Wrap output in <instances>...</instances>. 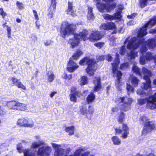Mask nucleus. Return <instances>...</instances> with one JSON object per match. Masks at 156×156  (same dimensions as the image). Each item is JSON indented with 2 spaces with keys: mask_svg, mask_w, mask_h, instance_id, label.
Returning a JSON list of instances; mask_svg holds the SVG:
<instances>
[{
  "mask_svg": "<svg viewBox=\"0 0 156 156\" xmlns=\"http://www.w3.org/2000/svg\"><path fill=\"white\" fill-rule=\"evenodd\" d=\"M147 22L143 27L140 29L138 32L137 37H133L129 41V37H128L124 43L126 44L128 42L127 48L131 50L130 53L128 54V57H130L131 59L137 56V52L135 50L139 46L140 47V51L142 55L140 56V62L142 65L145 63L146 60L150 61L152 60H154V62L156 64V55H154L151 53L148 52L146 54L145 56L143 55L148 48L152 49L156 47V41L154 39H151L145 41L144 39L142 38L147 34V28L151 27L147 25Z\"/></svg>",
  "mask_w": 156,
  "mask_h": 156,
  "instance_id": "f257e3e1",
  "label": "nucleus"
},
{
  "mask_svg": "<svg viewBox=\"0 0 156 156\" xmlns=\"http://www.w3.org/2000/svg\"><path fill=\"white\" fill-rule=\"evenodd\" d=\"M132 70L137 75L141 77H142V73L144 74L143 78L146 81V83H142L141 86L142 89L145 90L151 89V85L150 77L151 75V72L144 67L142 68L141 71L140 70L139 68L135 65H134L133 67Z\"/></svg>",
  "mask_w": 156,
  "mask_h": 156,
  "instance_id": "f03ea898",
  "label": "nucleus"
},
{
  "mask_svg": "<svg viewBox=\"0 0 156 156\" xmlns=\"http://www.w3.org/2000/svg\"><path fill=\"white\" fill-rule=\"evenodd\" d=\"M132 100L131 98L127 97H122L118 99L116 101L117 103H119L121 105L120 107L121 111L117 118V121L120 123H122L125 120V114L121 110L126 111L130 108L131 105Z\"/></svg>",
  "mask_w": 156,
  "mask_h": 156,
  "instance_id": "7ed1b4c3",
  "label": "nucleus"
},
{
  "mask_svg": "<svg viewBox=\"0 0 156 156\" xmlns=\"http://www.w3.org/2000/svg\"><path fill=\"white\" fill-rule=\"evenodd\" d=\"M119 62V55L117 53H116L115 58L113 63H112V73L114 75H116L117 76V80L116 81L115 85L117 89L120 90L121 89L120 87L121 85V83L120 80L121 78L122 74L120 71L117 70Z\"/></svg>",
  "mask_w": 156,
  "mask_h": 156,
  "instance_id": "20e7f679",
  "label": "nucleus"
},
{
  "mask_svg": "<svg viewBox=\"0 0 156 156\" xmlns=\"http://www.w3.org/2000/svg\"><path fill=\"white\" fill-rule=\"evenodd\" d=\"M89 33L86 30H84L80 32L79 34L74 35L73 38L70 39L69 41V43L72 48L75 47L78 45L81 40L85 41L87 40V35Z\"/></svg>",
  "mask_w": 156,
  "mask_h": 156,
  "instance_id": "39448f33",
  "label": "nucleus"
},
{
  "mask_svg": "<svg viewBox=\"0 0 156 156\" xmlns=\"http://www.w3.org/2000/svg\"><path fill=\"white\" fill-rule=\"evenodd\" d=\"M81 65H88L86 71L90 76H93L97 69V64L94 60L86 57L80 61L79 63Z\"/></svg>",
  "mask_w": 156,
  "mask_h": 156,
  "instance_id": "423d86ee",
  "label": "nucleus"
},
{
  "mask_svg": "<svg viewBox=\"0 0 156 156\" xmlns=\"http://www.w3.org/2000/svg\"><path fill=\"white\" fill-rule=\"evenodd\" d=\"M76 28V27L74 25L66 22H63L60 29L61 36L65 38L66 36L73 34Z\"/></svg>",
  "mask_w": 156,
  "mask_h": 156,
  "instance_id": "0eeeda50",
  "label": "nucleus"
},
{
  "mask_svg": "<svg viewBox=\"0 0 156 156\" xmlns=\"http://www.w3.org/2000/svg\"><path fill=\"white\" fill-rule=\"evenodd\" d=\"M98 2L97 6L99 11L101 12H109L113 9L115 7V3L112 4H108L99 2L100 0H96Z\"/></svg>",
  "mask_w": 156,
  "mask_h": 156,
  "instance_id": "6e6552de",
  "label": "nucleus"
},
{
  "mask_svg": "<svg viewBox=\"0 0 156 156\" xmlns=\"http://www.w3.org/2000/svg\"><path fill=\"white\" fill-rule=\"evenodd\" d=\"M86 105H83L80 107V113L86 116L88 119H90L93 116L94 109L93 107L89 106L87 109Z\"/></svg>",
  "mask_w": 156,
  "mask_h": 156,
  "instance_id": "1a4fd4ad",
  "label": "nucleus"
},
{
  "mask_svg": "<svg viewBox=\"0 0 156 156\" xmlns=\"http://www.w3.org/2000/svg\"><path fill=\"white\" fill-rule=\"evenodd\" d=\"M114 129L116 134L120 133L122 134L121 137L123 139L127 138L129 134V128L126 124L123 123L122 125V130L121 129L119 128L117 126L114 127Z\"/></svg>",
  "mask_w": 156,
  "mask_h": 156,
  "instance_id": "9d476101",
  "label": "nucleus"
},
{
  "mask_svg": "<svg viewBox=\"0 0 156 156\" xmlns=\"http://www.w3.org/2000/svg\"><path fill=\"white\" fill-rule=\"evenodd\" d=\"M17 125L20 126L32 128L34 126V122L30 119L24 118L20 119L18 120Z\"/></svg>",
  "mask_w": 156,
  "mask_h": 156,
  "instance_id": "9b49d317",
  "label": "nucleus"
},
{
  "mask_svg": "<svg viewBox=\"0 0 156 156\" xmlns=\"http://www.w3.org/2000/svg\"><path fill=\"white\" fill-rule=\"evenodd\" d=\"M51 151V148L49 146H43L38 148L37 153L39 156H50Z\"/></svg>",
  "mask_w": 156,
  "mask_h": 156,
  "instance_id": "f8f14e48",
  "label": "nucleus"
},
{
  "mask_svg": "<svg viewBox=\"0 0 156 156\" xmlns=\"http://www.w3.org/2000/svg\"><path fill=\"white\" fill-rule=\"evenodd\" d=\"M17 149L20 153L23 152L24 156H37V154H36V150H34V152H33L31 148L30 150H23L22 149V146L20 144H18L17 145Z\"/></svg>",
  "mask_w": 156,
  "mask_h": 156,
  "instance_id": "ddd939ff",
  "label": "nucleus"
},
{
  "mask_svg": "<svg viewBox=\"0 0 156 156\" xmlns=\"http://www.w3.org/2000/svg\"><path fill=\"white\" fill-rule=\"evenodd\" d=\"M89 33L87 35V40L89 39L91 41L94 42L95 41L99 40L102 37L103 35L101 34L99 31L98 30L93 31L92 33L89 35H88V34L89 33Z\"/></svg>",
  "mask_w": 156,
  "mask_h": 156,
  "instance_id": "4468645a",
  "label": "nucleus"
},
{
  "mask_svg": "<svg viewBox=\"0 0 156 156\" xmlns=\"http://www.w3.org/2000/svg\"><path fill=\"white\" fill-rule=\"evenodd\" d=\"M156 128L155 125L153 122H148L146 123L142 131L143 135H146L150 132L152 129Z\"/></svg>",
  "mask_w": 156,
  "mask_h": 156,
  "instance_id": "2eb2a0df",
  "label": "nucleus"
},
{
  "mask_svg": "<svg viewBox=\"0 0 156 156\" xmlns=\"http://www.w3.org/2000/svg\"><path fill=\"white\" fill-rule=\"evenodd\" d=\"M147 107L151 109L156 108V93L154 94V96L151 95L148 98Z\"/></svg>",
  "mask_w": 156,
  "mask_h": 156,
  "instance_id": "dca6fc26",
  "label": "nucleus"
},
{
  "mask_svg": "<svg viewBox=\"0 0 156 156\" xmlns=\"http://www.w3.org/2000/svg\"><path fill=\"white\" fill-rule=\"evenodd\" d=\"M35 137L38 141V142H34L32 143L31 149H32L33 152H34V150H36V148L40 146L45 145L44 142L43 140H41V138L39 136H35Z\"/></svg>",
  "mask_w": 156,
  "mask_h": 156,
  "instance_id": "f3484780",
  "label": "nucleus"
},
{
  "mask_svg": "<svg viewBox=\"0 0 156 156\" xmlns=\"http://www.w3.org/2000/svg\"><path fill=\"white\" fill-rule=\"evenodd\" d=\"M101 30H115L116 26L115 24L112 22H109L107 23L101 24L100 27Z\"/></svg>",
  "mask_w": 156,
  "mask_h": 156,
  "instance_id": "a211bd4d",
  "label": "nucleus"
},
{
  "mask_svg": "<svg viewBox=\"0 0 156 156\" xmlns=\"http://www.w3.org/2000/svg\"><path fill=\"white\" fill-rule=\"evenodd\" d=\"M51 144L52 147L55 149L54 154L55 156H62L64 152V149L59 148L61 146L60 145L53 143H52Z\"/></svg>",
  "mask_w": 156,
  "mask_h": 156,
  "instance_id": "6ab92c4d",
  "label": "nucleus"
},
{
  "mask_svg": "<svg viewBox=\"0 0 156 156\" xmlns=\"http://www.w3.org/2000/svg\"><path fill=\"white\" fill-rule=\"evenodd\" d=\"M79 66L76 63L73 61L72 59H70L68 64L67 69L68 71L72 72L76 69Z\"/></svg>",
  "mask_w": 156,
  "mask_h": 156,
  "instance_id": "aec40b11",
  "label": "nucleus"
},
{
  "mask_svg": "<svg viewBox=\"0 0 156 156\" xmlns=\"http://www.w3.org/2000/svg\"><path fill=\"white\" fill-rule=\"evenodd\" d=\"M94 84V91L97 92L100 90L101 89V78L99 76H97L95 77L93 81Z\"/></svg>",
  "mask_w": 156,
  "mask_h": 156,
  "instance_id": "412c9836",
  "label": "nucleus"
},
{
  "mask_svg": "<svg viewBox=\"0 0 156 156\" xmlns=\"http://www.w3.org/2000/svg\"><path fill=\"white\" fill-rule=\"evenodd\" d=\"M76 95L77 92L76 91L75 88L72 87L71 90V94H70V101L74 102H76L77 100L76 98Z\"/></svg>",
  "mask_w": 156,
  "mask_h": 156,
  "instance_id": "4be33fe9",
  "label": "nucleus"
},
{
  "mask_svg": "<svg viewBox=\"0 0 156 156\" xmlns=\"http://www.w3.org/2000/svg\"><path fill=\"white\" fill-rule=\"evenodd\" d=\"M66 12L67 14L73 16L76 15L75 12L73 9L72 4L69 2L68 3V8Z\"/></svg>",
  "mask_w": 156,
  "mask_h": 156,
  "instance_id": "5701e85b",
  "label": "nucleus"
},
{
  "mask_svg": "<svg viewBox=\"0 0 156 156\" xmlns=\"http://www.w3.org/2000/svg\"><path fill=\"white\" fill-rule=\"evenodd\" d=\"M129 80L131 81L132 85L135 87H136L138 86V83L140 81L139 79L136 76L133 75H130Z\"/></svg>",
  "mask_w": 156,
  "mask_h": 156,
  "instance_id": "b1692460",
  "label": "nucleus"
},
{
  "mask_svg": "<svg viewBox=\"0 0 156 156\" xmlns=\"http://www.w3.org/2000/svg\"><path fill=\"white\" fill-rule=\"evenodd\" d=\"M124 9V6L122 5H120L118 6V8L115 10L116 12L115 13L118 19H120L121 17V13L122 10Z\"/></svg>",
  "mask_w": 156,
  "mask_h": 156,
  "instance_id": "393cba45",
  "label": "nucleus"
},
{
  "mask_svg": "<svg viewBox=\"0 0 156 156\" xmlns=\"http://www.w3.org/2000/svg\"><path fill=\"white\" fill-rule=\"evenodd\" d=\"M17 102L15 101H11L7 102V105L10 109L16 110Z\"/></svg>",
  "mask_w": 156,
  "mask_h": 156,
  "instance_id": "a878e982",
  "label": "nucleus"
},
{
  "mask_svg": "<svg viewBox=\"0 0 156 156\" xmlns=\"http://www.w3.org/2000/svg\"><path fill=\"white\" fill-rule=\"evenodd\" d=\"M92 12V8L91 7H88L87 17L88 20L90 21L93 20L94 18V16Z\"/></svg>",
  "mask_w": 156,
  "mask_h": 156,
  "instance_id": "bb28decb",
  "label": "nucleus"
},
{
  "mask_svg": "<svg viewBox=\"0 0 156 156\" xmlns=\"http://www.w3.org/2000/svg\"><path fill=\"white\" fill-rule=\"evenodd\" d=\"M16 105V110L24 111L27 109V105L25 104L20 103L17 101Z\"/></svg>",
  "mask_w": 156,
  "mask_h": 156,
  "instance_id": "cd10ccee",
  "label": "nucleus"
},
{
  "mask_svg": "<svg viewBox=\"0 0 156 156\" xmlns=\"http://www.w3.org/2000/svg\"><path fill=\"white\" fill-rule=\"evenodd\" d=\"M103 16L104 19L107 20H111L118 19L116 15H115V13L112 15L107 14H104L103 15Z\"/></svg>",
  "mask_w": 156,
  "mask_h": 156,
  "instance_id": "c85d7f7f",
  "label": "nucleus"
},
{
  "mask_svg": "<svg viewBox=\"0 0 156 156\" xmlns=\"http://www.w3.org/2000/svg\"><path fill=\"white\" fill-rule=\"evenodd\" d=\"M47 75L48 82H51L53 81L55 78V76L52 72L50 71H48Z\"/></svg>",
  "mask_w": 156,
  "mask_h": 156,
  "instance_id": "c756f323",
  "label": "nucleus"
},
{
  "mask_svg": "<svg viewBox=\"0 0 156 156\" xmlns=\"http://www.w3.org/2000/svg\"><path fill=\"white\" fill-rule=\"evenodd\" d=\"M113 144L115 145H119L121 144V140L117 136H113L111 138Z\"/></svg>",
  "mask_w": 156,
  "mask_h": 156,
  "instance_id": "7c9ffc66",
  "label": "nucleus"
},
{
  "mask_svg": "<svg viewBox=\"0 0 156 156\" xmlns=\"http://www.w3.org/2000/svg\"><path fill=\"white\" fill-rule=\"evenodd\" d=\"M74 127L73 126L66 127V131L69 133L70 135H73L74 134Z\"/></svg>",
  "mask_w": 156,
  "mask_h": 156,
  "instance_id": "2f4dec72",
  "label": "nucleus"
},
{
  "mask_svg": "<svg viewBox=\"0 0 156 156\" xmlns=\"http://www.w3.org/2000/svg\"><path fill=\"white\" fill-rule=\"evenodd\" d=\"M156 23V16H154L152 19L150 20L147 24V26L152 27Z\"/></svg>",
  "mask_w": 156,
  "mask_h": 156,
  "instance_id": "473e14b6",
  "label": "nucleus"
},
{
  "mask_svg": "<svg viewBox=\"0 0 156 156\" xmlns=\"http://www.w3.org/2000/svg\"><path fill=\"white\" fill-rule=\"evenodd\" d=\"M82 54L83 52L82 51L79 50H77V51L75 53L71 59H73L75 60H77L79 57Z\"/></svg>",
  "mask_w": 156,
  "mask_h": 156,
  "instance_id": "72a5a7b5",
  "label": "nucleus"
},
{
  "mask_svg": "<svg viewBox=\"0 0 156 156\" xmlns=\"http://www.w3.org/2000/svg\"><path fill=\"white\" fill-rule=\"evenodd\" d=\"M88 79L86 76H82L80 79V84L81 86H83L88 83Z\"/></svg>",
  "mask_w": 156,
  "mask_h": 156,
  "instance_id": "f704fd0d",
  "label": "nucleus"
},
{
  "mask_svg": "<svg viewBox=\"0 0 156 156\" xmlns=\"http://www.w3.org/2000/svg\"><path fill=\"white\" fill-rule=\"evenodd\" d=\"M95 98V95L91 93L88 95L87 98V101L89 103L93 101Z\"/></svg>",
  "mask_w": 156,
  "mask_h": 156,
  "instance_id": "c9c22d12",
  "label": "nucleus"
},
{
  "mask_svg": "<svg viewBox=\"0 0 156 156\" xmlns=\"http://www.w3.org/2000/svg\"><path fill=\"white\" fill-rule=\"evenodd\" d=\"M129 63L126 62L122 64L120 66V69H121L125 70L129 68Z\"/></svg>",
  "mask_w": 156,
  "mask_h": 156,
  "instance_id": "e433bc0d",
  "label": "nucleus"
},
{
  "mask_svg": "<svg viewBox=\"0 0 156 156\" xmlns=\"http://www.w3.org/2000/svg\"><path fill=\"white\" fill-rule=\"evenodd\" d=\"M126 89L128 92V94H129V93L132 92L134 91V88L130 85V84H128L127 83Z\"/></svg>",
  "mask_w": 156,
  "mask_h": 156,
  "instance_id": "4c0bfd02",
  "label": "nucleus"
},
{
  "mask_svg": "<svg viewBox=\"0 0 156 156\" xmlns=\"http://www.w3.org/2000/svg\"><path fill=\"white\" fill-rule=\"evenodd\" d=\"M147 102L148 98L146 99L145 98L144 99H140L138 100V102L139 104L141 105L144 104L146 102L147 103Z\"/></svg>",
  "mask_w": 156,
  "mask_h": 156,
  "instance_id": "58836bf2",
  "label": "nucleus"
},
{
  "mask_svg": "<svg viewBox=\"0 0 156 156\" xmlns=\"http://www.w3.org/2000/svg\"><path fill=\"white\" fill-rule=\"evenodd\" d=\"M126 50L125 46H123L120 48L119 53L122 55H124L125 53Z\"/></svg>",
  "mask_w": 156,
  "mask_h": 156,
  "instance_id": "ea45409f",
  "label": "nucleus"
},
{
  "mask_svg": "<svg viewBox=\"0 0 156 156\" xmlns=\"http://www.w3.org/2000/svg\"><path fill=\"white\" fill-rule=\"evenodd\" d=\"M137 94L139 95L144 96L146 94V93L141 89H138L137 90Z\"/></svg>",
  "mask_w": 156,
  "mask_h": 156,
  "instance_id": "a19ab883",
  "label": "nucleus"
},
{
  "mask_svg": "<svg viewBox=\"0 0 156 156\" xmlns=\"http://www.w3.org/2000/svg\"><path fill=\"white\" fill-rule=\"evenodd\" d=\"M0 15L2 16V18L4 19L7 15V13L4 11L2 8L0 9Z\"/></svg>",
  "mask_w": 156,
  "mask_h": 156,
  "instance_id": "79ce46f5",
  "label": "nucleus"
},
{
  "mask_svg": "<svg viewBox=\"0 0 156 156\" xmlns=\"http://www.w3.org/2000/svg\"><path fill=\"white\" fill-rule=\"evenodd\" d=\"M53 42L51 40H46L44 42V44L46 46H48L51 44H52Z\"/></svg>",
  "mask_w": 156,
  "mask_h": 156,
  "instance_id": "37998d69",
  "label": "nucleus"
},
{
  "mask_svg": "<svg viewBox=\"0 0 156 156\" xmlns=\"http://www.w3.org/2000/svg\"><path fill=\"white\" fill-rule=\"evenodd\" d=\"M94 45L97 48H101L103 47L104 45V43L103 42H98V43H95L94 44Z\"/></svg>",
  "mask_w": 156,
  "mask_h": 156,
  "instance_id": "c03bdc74",
  "label": "nucleus"
},
{
  "mask_svg": "<svg viewBox=\"0 0 156 156\" xmlns=\"http://www.w3.org/2000/svg\"><path fill=\"white\" fill-rule=\"evenodd\" d=\"M16 86L19 88H21L23 90H25L26 89L25 86L23 85L20 81L17 83Z\"/></svg>",
  "mask_w": 156,
  "mask_h": 156,
  "instance_id": "a18cd8bd",
  "label": "nucleus"
},
{
  "mask_svg": "<svg viewBox=\"0 0 156 156\" xmlns=\"http://www.w3.org/2000/svg\"><path fill=\"white\" fill-rule=\"evenodd\" d=\"M51 0V5L50 8L52 7L53 9L54 10L55 9L56 6V2H55L56 0Z\"/></svg>",
  "mask_w": 156,
  "mask_h": 156,
  "instance_id": "49530a36",
  "label": "nucleus"
},
{
  "mask_svg": "<svg viewBox=\"0 0 156 156\" xmlns=\"http://www.w3.org/2000/svg\"><path fill=\"white\" fill-rule=\"evenodd\" d=\"M16 5L18 9H21L23 8V4L19 2H16Z\"/></svg>",
  "mask_w": 156,
  "mask_h": 156,
  "instance_id": "de8ad7c7",
  "label": "nucleus"
},
{
  "mask_svg": "<svg viewBox=\"0 0 156 156\" xmlns=\"http://www.w3.org/2000/svg\"><path fill=\"white\" fill-rule=\"evenodd\" d=\"M33 12L35 18V19L37 20H39V18L37 14V12L35 10H34L33 11Z\"/></svg>",
  "mask_w": 156,
  "mask_h": 156,
  "instance_id": "09e8293b",
  "label": "nucleus"
},
{
  "mask_svg": "<svg viewBox=\"0 0 156 156\" xmlns=\"http://www.w3.org/2000/svg\"><path fill=\"white\" fill-rule=\"evenodd\" d=\"M12 80L13 83L16 86L17 85V83H18L19 82H20V81L17 79L14 78H12Z\"/></svg>",
  "mask_w": 156,
  "mask_h": 156,
  "instance_id": "8fccbe9b",
  "label": "nucleus"
},
{
  "mask_svg": "<svg viewBox=\"0 0 156 156\" xmlns=\"http://www.w3.org/2000/svg\"><path fill=\"white\" fill-rule=\"evenodd\" d=\"M72 76L71 75H68L66 74H64L63 75V77L64 79L70 80L72 78Z\"/></svg>",
  "mask_w": 156,
  "mask_h": 156,
  "instance_id": "3c124183",
  "label": "nucleus"
},
{
  "mask_svg": "<svg viewBox=\"0 0 156 156\" xmlns=\"http://www.w3.org/2000/svg\"><path fill=\"white\" fill-rule=\"evenodd\" d=\"M96 58L98 61H102L105 59V56L104 55H97Z\"/></svg>",
  "mask_w": 156,
  "mask_h": 156,
  "instance_id": "603ef678",
  "label": "nucleus"
},
{
  "mask_svg": "<svg viewBox=\"0 0 156 156\" xmlns=\"http://www.w3.org/2000/svg\"><path fill=\"white\" fill-rule=\"evenodd\" d=\"M105 58H106V60L108 62H111L112 59V56L109 54L105 56Z\"/></svg>",
  "mask_w": 156,
  "mask_h": 156,
  "instance_id": "864d4df0",
  "label": "nucleus"
},
{
  "mask_svg": "<svg viewBox=\"0 0 156 156\" xmlns=\"http://www.w3.org/2000/svg\"><path fill=\"white\" fill-rule=\"evenodd\" d=\"M137 14L133 13L130 15L127 16V18L129 19H133L136 16Z\"/></svg>",
  "mask_w": 156,
  "mask_h": 156,
  "instance_id": "5fc2aeb1",
  "label": "nucleus"
},
{
  "mask_svg": "<svg viewBox=\"0 0 156 156\" xmlns=\"http://www.w3.org/2000/svg\"><path fill=\"white\" fill-rule=\"evenodd\" d=\"M141 119L143 122H145L147 120V119L146 116H144L141 118Z\"/></svg>",
  "mask_w": 156,
  "mask_h": 156,
  "instance_id": "6e6d98bb",
  "label": "nucleus"
},
{
  "mask_svg": "<svg viewBox=\"0 0 156 156\" xmlns=\"http://www.w3.org/2000/svg\"><path fill=\"white\" fill-rule=\"evenodd\" d=\"M7 31V33H11V28L10 27H9L8 26H6Z\"/></svg>",
  "mask_w": 156,
  "mask_h": 156,
  "instance_id": "4d7b16f0",
  "label": "nucleus"
},
{
  "mask_svg": "<svg viewBox=\"0 0 156 156\" xmlns=\"http://www.w3.org/2000/svg\"><path fill=\"white\" fill-rule=\"evenodd\" d=\"M150 33L152 34H155L156 33V29L154 30H150L149 31Z\"/></svg>",
  "mask_w": 156,
  "mask_h": 156,
  "instance_id": "13d9d810",
  "label": "nucleus"
},
{
  "mask_svg": "<svg viewBox=\"0 0 156 156\" xmlns=\"http://www.w3.org/2000/svg\"><path fill=\"white\" fill-rule=\"evenodd\" d=\"M118 108L116 107L113 108H112V111L113 112H116L118 111Z\"/></svg>",
  "mask_w": 156,
  "mask_h": 156,
  "instance_id": "bf43d9fd",
  "label": "nucleus"
},
{
  "mask_svg": "<svg viewBox=\"0 0 156 156\" xmlns=\"http://www.w3.org/2000/svg\"><path fill=\"white\" fill-rule=\"evenodd\" d=\"M57 92L55 91L52 92L50 94V96L51 97H53L54 95Z\"/></svg>",
  "mask_w": 156,
  "mask_h": 156,
  "instance_id": "052dcab7",
  "label": "nucleus"
},
{
  "mask_svg": "<svg viewBox=\"0 0 156 156\" xmlns=\"http://www.w3.org/2000/svg\"><path fill=\"white\" fill-rule=\"evenodd\" d=\"M127 24L129 25H133L134 24V22H133L132 21H131L129 22Z\"/></svg>",
  "mask_w": 156,
  "mask_h": 156,
  "instance_id": "680f3d73",
  "label": "nucleus"
},
{
  "mask_svg": "<svg viewBox=\"0 0 156 156\" xmlns=\"http://www.w3.org/2000/svg\"><path fill=\"white\" fill-rule=\"evenodd\" d=\"M53 12H50L48 14V16L50 18H51L53 16Z\"/></svg>",
  "mask_w": 156,
  "mask_h": 156,
  "instance_id": "e2e57ef3",
  "label": "nucleus"
},
{
  "mask_svg": "<svg viewBox=\"0 0 156 156\" xmlns=\"http://www.w3.org/2000/svg\"><path fill=\"white\" fill-rule=\"evenodd\" d=\"M103 1H104L105 2H112L114 1L115 0H102Z\"/></svg>",
  "mask_w": 156,
  "mask_h": 156,
  "instance_id": "0e129e2a",
  "label": "nucleus"
},
{
  "mask_svg": "<svg viewBox=\"0 0 156 156\" xmlns=\"http://www.w3.org/2000/svg\"><path fill=\"white\" fill-rule=\"evenodd\" d=\"M146 156H156L154 154L151 153L149 154H148Z\"/></svg>",
  "mask_w": 156,
  "mask_h": 156,
  "instance_id": "69168bd1",
  "label": "nucleus"
},
{
  "mask_svg": "<svg viewBox=\"0 0 156 156\" xmlns=\"http://www.w3.org/2000/svg\"><path fill=\"white\" fill-rule=\"evenodd\" d=\"M16 21L18 23H20L21 21V20L20 19L18 18L16 19Z\"/></svg>",
  "mask_w": 156,
  "mask_h": 156,
  "instance_id": "338daca9",
  "label": "nucleus"
},
{
  "mask_svg": "<svg viewBox=\"0 0 156 156\" xmlns=\"http://www.w3.org/2000/svg\"><path fill=\"white\" fill-rule=\"evenodd\" d=\"M8 34V37H9V38H11V33H7Z\"/></svg>",
  "mask_w": 156,
  "mask_h": 156,
  "instance_id": "774afa93",
  "label": "nucleus"
}]
</instances>
